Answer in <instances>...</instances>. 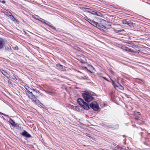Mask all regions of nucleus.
<instances>
[{"label": "nucleus", "instance_id": "nucleus-1", "mask_svg": "<svg viewBox=\"0 0 150 150\" xmlns=\"http://www.w3.org/2000/svg\"><path fill=\"white\" fill-rule=\"evenodd\" d=\"M26 94L32 101L34 102L35 104L39 105L41 106H42V105H43L37 99L36 97L33 94L32 92H30V91H27L26 93Z\"/></svg>", "mask_w": 150, "mask_h": 150}, {"label": "nucleus", "instance_id": "nucleus-2", "mask_svg": "<svg viewBox=\"0 0 150 150\" xmlns=\"http://www.w3.org/2000/svg\"><path fill=\"white\" fill-rule=\"evenodd\" d=\"M77 102L81 106H82L84 109L88 110L90 108L88 104H87L82 99L79 98L77 100Z\"/></svg>", "mask_w": 150, "mask_h": 150}, {"label": "nucleus", "instance_id": "nucleus-3", "mask_svg": "<svg viewBox=\"0 0 150 150\" xmlns=\"http://www.w3.org/2000/svg\"><path fill=\"white\" fill-rule=\"evenodd\" d=\"M82 96L85 100L86 102H89L93 100L94 99V98L89 93H83Z\"/></svg>", "mask_w": 150, "mask_h": 150}, {"label": "nucleus", "instance_id": "nucleus-4", "mask_svg": "<svg viewBox=\"0 0 150 150\" xmlns=\"http://www.w3.org/2000/svg\"><path fill=\"white\" fill-rule=\"evenodd\" d=\"M91 108L95 111H98L99 109V107L96 101H93L90 105Z\"/></svg>", "mask_w": 150, "mask_h": 150}, {"label": "nucleus", "instance_id": "nucleus-5", "mask_svg": "<svg viewBox=\"0 0 150 150\" xmlns=\"http://www.w3.org/2000/svg\"><path fill=\"white\" fill-rule=\"evenodd\" d=\"M111 80L112 83V85L114 86H116L117 87H119L122 90L123 89V87L122 86H121L120 83H119L117 82L116 83H115L111 79Z\"/></svg>", "mask_w": 150, "mask_h": 150}, {"label": "nucleus", "instance_id": "nucleus-6", "mask_svg": "<svg viewBox=\"0 0 150 150\" xmlns=\"http://www.w3.org/2000/svg\"><path fill=\"white\" fill-rule=\"evenodd\" d=\"M21 135L24 137L28 138L30 137H31L30 134L25 130H24L23 132L21 134Z\"/></svg>", "mask_w": 150, "mask_h": 150}, {"label": "nucleus", "instance_id": "nucleus-7", "mask_svg": "<svg viewBox=\"0 0 150 150\" xmlns=\"http://www.w3.org/2000/svg\"><path fill=\"white\" fill-rule=\"evenodd\" d=\"M5 44V42L4 39L0 38V50L3 48Z\"/></svg>", "mask_w": 150, "mask_h": 150}, {"label": "nucleus", "instance_id": "nucleus-8", "mask_svg": "<svg viewBox=\"0 0 150 150\" xmlns=\"http://www.w3.org/2000/svg\"><path fill=\"white\" fill-rule=\"evenodd\" d=\"M90 24L95 27H96L98 28H100V26L99 25L98 23L96 22L95 21L93 20L91 21Z\"/></svg>", "mask_w": 150, "mask_h": 150}, {"label": "nucleus", "instance_id": "nucleus-9", "mask_svg": "<svg viewBox=\"0 0 150 150\" xmlns=\"http://www.w3.org/2000/svg\"><path fill=\"white\" fill-rule=\"evenodd\" d=\"M10 122L11 125L14 127H18L19 126L17 123H16L13 120L11 119H10Z\"/></svg>", "mask_w": 150, "mask_h": 150}, {"label": "nucleus", "instance_id": "nucleus-10", "mask_svg": "<svg viewBox=\"0 0 150 150\" xmlns=\"http://www.w3.org/2000/svg\"><path fill=\"white\" fill-rule=\"evenodd\" d=\"M57 68L61 70H63L65 69L66 67L63 65H61L60 64H57L56 65Z\"/></svg>", "mask_w": 150, "mask_h": 150}, {"label": "nucleus", "instance_id": "nucleus-11", "mask_svg": "<svg viewBox=\"0 0 150 150\" xmlns=\"http://www.w3.org/2000/svg\"><path fill=\"white\" fill-rule=\"evenodd\" d=\"M80 8L83 10V11L87 12H89L90 13V12H91L90 11H91V9L90 8H85L84 7H80Z\"/></svg>", "mask_w": 150, "mask_h": 150}, {"label": "nucleus", "instance_id": "nucleus-12", "mask_svg": "<svg viewBox=\"0 0 150 150\" xmlns=\"http://www.w3.org/2000/svg\"><path fill=\"white\" fill-rule=\"evenodd\" d=\"M105 25L104 26L106 28L109 29L111 28V23L107 21H105Z\"/></svg>", "mask_w": 150, "mask_h": 150}, {"label": "nucleus", "instance_id": "nucleus-13", "mask_svg": "<svg viewBox=\"0 0 150 150\" xmlns=\"http://www.w3.org/2000/svg\"><path fill=\"white\" fill-rule=\"evenodd\" d=\"M32 91L31 92H33L34 94H35V93L36 94H37V95L36 94V97H38V96H39V91L37 90H36L35 89H30Z\"/></svg>", "mask_w": 150, "mask_h": 150}, {"label": "nucleus", "instance_id": "nucleus-14", "mask_svg": "<svg viewBox=\"0 0 150 150\" xmlns=\"http://www.w3.org/2000/svg\"><path fill=\"white\" fill-rule=\"evenodd\" d=\"M43 23L45 24L48 26H50V27L54 29L55 28L54 27H53L52 26L50 23L49 22H48L46 21H45V22H44Z\"/></svg>", "mask_w": 150, "mask_h": 150}, {"label": "nucleus", "instance_id": "nucleus-15", "mask_svg": "<svg viewBox=\"0 0 150 150\" xmlns=\"http://www.w3.org/2000/svg\"><path fill=\"white\" fill-rule=\"evenodd\" d=\"M4 12L6 16H10L11 15V13L9 11H7L6 10H5Z\"/></svg>", "mask_w": 150, "mask_h": 150}, {"label": "nucleus", "instance_id": "nucleus-16", "mask_svg": "<svg viewBox=\"0 0 150 150\" xmlns=\"http://www.w3.org/2000/svg\"><path fill=\"white\" fill-rule=\"evenodd\" d=\"M127 45L128 46H129V47H132L134 48L136 46V45H135L133 43H128Z\"/></svg>", "mask_w": 150, "mask_h": 150}, {"label": "nucleus", "instance_id": "nucleus-17", "mask_svg": "<svg viewBox=\"0 0 150 150\" xmlns=\"http://www.w3.org/2000/svg\"><path fill=\"white\" fill-rule=\"evenodd\" d=\"M130 27L133 26V23L132 22L130 21H128L127 24Z\"/></svg>", "mask_w": 150, "mask_h": 150}, {"label": "nucleus", "instance_id": "nucleus-18", "mask_svg": "<svg viewBox=\"0 0 150 150\" xmlns=\"http://www.w3.org/2000/svg\"><path fill=\"white\" fill-rule=\"evenodd\" d=\"M124 30L123 29H121L120 30H117L115 29H114V31L116 33H119L122 32V31H124Z\"/></svg>", "mask_w": 150, "mask_h": 150}, {"label": "nucleus", "instance_id": "nucleus-19", "mask_svg": "<svg viewBox=\"0 0 150 150\" xmlns=\"http://www.w3.org/2000/svg\"><path fill=\"white\" fill-rule=\"evenodd\" d=\"M127 51H128V52H134V53H139L138 52L139 51H137V52H135V51H134L133 50H131L130 49L128 48L127 49Z\"/></svg>", "mask_w": 150, "mask_h": 150}, {"label": "nucleus", "instance_id": "nucleus-20", "mask_svg": "<svg viewBox=\"0 0 150 150\" xmlns=\"http://www.w3.org/2000/svg\"><path fill=\"white\" fill-rule=\"evenodd\" d=\"M95 15H96L97 16H102V14L100 12L97 11H96Z\"/></svg>", "mask_w": 150, "mask_h": 150}, {"label": "nucleus", "instance_id": "nucleus-21", "mask_svg": "<svg viewBox=\"0 0 150 150\" xmlns=\"http://www.w3.org/2000/svg\"><path fill=\"white\" fill-rule=\"evenodd\" d=\"M0 71L1 72L3 75L4 76L7 73L5 71H4L1 68H0Z\"/></svg>", "mask_w": 150, "mask_h": 150}, {"label": "nucleus", "instance_id": "nucleus-22", "mask_svg": "<svg viewBox=\"0 0 150 150\" xmlns=\"http://www.w3.org/2000/svg\"><path fill=\"white\" fill-rule=\"evenodd\" d=\"M128 21L126 20L125 19H123L122 20V22L124 24H127Z\"/></svg>", "mask_w": 150, "mask_h": 150}, {"label": "nucleus", "instance_id": "nucleus-23", "mask_svg": "<svg viewBox=\"0 0 150 150\" xmlns=\"http://www.w3.org/2000/svg\"><path fill=\"white\" fill-rule=\"evenodd\" d=\"M86 18H85V19L88 22H89L90 23L91 22V21H92V20L86 17Z\"/></svg>", "mask_w": 150, "mask_h": 150}, {"label": "nucleus", "instance_id": "nucleus-24", "mask_svg": "<svg viewBox=\"0 0 150 150\" xmlns=\"http://www.w3.org/2000/svg\"><path fill=\"white\" fill-rule=\"evenodd\" d=\"M91 12H90V13H91L93 14V15H95L96 13V11H93L91 9V11H90Z\"/></svg>", "mask_w": 150, "mask_h": 150}, {"label": "nucleus", "instance_id": "nucleus-25", "mask_svg": "<svg viewBox=\"0 0 150 150\" xmlns=\"http://www.w3.org/2000/svg\"><path fill=\"white\" fill-rule=\"evenodd\" d=\"M81 60H82L81 61V62L83 63H84L85 62H86V60L85 58L83 57V59H81Z\"/></svg>", "mask_w": 150, "mask_h": 150}, {"label": "nucleus", "instance_id": "nucleus-26", "mask_svg": "<svg viewBox=\"0 0 150 150\" xmlns=\"http://www.w3.org/2000/svg\"><path fill=\"white\" fill-rule=\"evenodd\" d=\"M5 76L7 77V78H10V76L9 74H8L7 72L6 73V74H5L4 75Z\"/></svg>", "mask_w": 150, "mask_h": 150}, {"label": "nucleus", "instance_id": "nucleus-27", "mask_svg": "<svg viewBox=\"0 0 150 150\" xmlns=\"http://www.w3.org/2000/svg\"><path fill=\"white\" fill-rule=\"evenodd\" d=\"M10 16L11 17V19L13 21H15L16 20V19L14 18V17L12 15V14L11 15V16Z\"/></svg>", "mask_w": 150, "mask_h": 150}, {"label": "nucleus", "instance_id": "nucleus-28", "mask_svg": "<svg viewBox=\"0 0 150 150\" xmlns=\"http://www.w3.org/2000/svg\"><path fill=\"white\" fill-rule=\"evenodd\" d=\"M128 48V47H122V49L124 50H125L126 51H127V49Z\"/></svg>", "mask_w": 150, "mask_h": 150}, {"label": "nucleus", "instance_id": "nucleus-29", "mask_svg": "<svg viewBox=\"0 0 150 150\" xmlns=\"http://www.w3.org/2000/svg\"><path fill=\"white\" fill-rule=\"evenodd\" d=\"M0 2L4 4L5 3V1L4 0H0Z\"/></svg>", "mask_w": 150, "mask_h": 150}, {"label": "nucleus", "instance_id": "nucleus-30", "mask_svg": "<svg viewBox=\"0 0 150 150\" xmlns=\"http://www.w3.org/2000/svg\"><path fill=\"white\" fill-rule=\"evenodd\" d=\"M40 19L41 20H40V21L43 23L45 21L44 19H43L41 18H40Z\"/></svg>", "mask_w": 150, "mask_h": 150}, {"label": "nucleus", "instance_id": "nucleus-31", "mask_svg": "<svg viewBox=\"0 0 150 150\" xmlns=\"http://www.w3.org/2000/svg\"><path fill=\"white\" fill-rule=\"evenodd\" d=\"M14 79H15L16 80H17L18 79V77L17 76H15Z\"/></svg>", "mask_w": 150, "mask_h": 150}, {"label": "nucleus", "instance_id": "nucleus-32", "mask_svg": "<svg viewBox=\"0 0 150 150\" xmlns=\"http://www.w3.org/2000/svg\"><path fill=\"white\" fill-rule=\"evenodd\" d=\"M92 93V94L91 93H90V94H91V95L94 96L95 94V93Z\"/></svg>", "mask_w": 150, "mask_h": 150}, {"label": "nucleus", "instance_id": "nucleus-33", "mask_svg": "<svg viewBox=\"0 0 150 150\" xmlns=\"http://www.w3.org/2000/svg\"><path fill=\"white\" fill-rule=\"evenodd\" d=\"M135 119H136V120H139V118L138 117H137L135 118Z\"/></svg>", "mask_w": 150, "mask_h": 150}, {"label": "nucleus", "instance_id": "nucleus-34", "mask_svg": "<svg viewBox=\"0 0 150 150\" xmlns=\"http://www.w3.org/2000/svg\"><path fill=\"white\" fill-rule=\"evenodd\" d=\"M25 88L28 91H30L29 90H28V88H27L25 87Z\"/></svg>", "mask_w": 150, "mask_h": 150}, {"label": "nucleus", "instance_id": "nucleus-35", "mask_svg": "<svg viewBox=\"0 0 150 150\" xmlns=\"http://www.w3.org/2000/svg\"><path fill=\"white\" fill-rule=\"evenodd\" d=\"M2 115H3L4 116H8V115H5V114H4V113H3V114H2Z\"/></svg>", "mask_w": 150, "mask_h": 150}, {"label": "nucleus", "instance_id": "nucleus-36", "mask_svg": "<svg viewBox=\"0 0 150 150\" xmlns=\"http://www.w3.org/2000/svg\"><path fill=\"white\" fill-rule=\"evenodd\" d=\"M137 113H138V115H140V113L139 112H137Z\"/></svg>", "mask_w": 150, "mask_h": 150}, {"label": "nucleus", "instance_id": "nucleus-37", "mask_svg": "<svg viewBox=\"0 0 150 150\" xmlns=\"http://www.w3.org/2000/svg\"><path fill=\"white\" fill-rule=\"evenodd\" d=\"M13 76L14 77H15V76H16V75H15L14 74H13Z\"/></svg>", "mask_w": 150, "mask_h": 150}, {"label": "nucleus", "instance_id": "nucleus-38", "mask_svg": "<svg viewBox=\"0 0 150 150\" xmlns=\"http://www.w3.org/2000/svg\"><path fill=\"white\" fill-rule=\"evenodd\" d=\"M0 114L2 115V114H3V113H1V112H0Z\"/></svg>", "mask_w": 150, "mask_h": 150}, {"label": "nucleus", "instance_id": "nucleus-39", "mask_svg": "<svg viewBox=\"0 0 150 150\" xmlns=\"http://www.w3.org/2000/svg\"><path fill=\"white\" fill-rule=\"evenodd\" d=\"M35 16L36 17H38V16H37V15H35Z\"/></svg>", "mask_w": 150, "mask_h": 150}, {"label": "nucleus", "instance_id": "nucleus-40", "mask_svg": "<svg viewBox=\"0 0 150 150\" xmlns=\"http://www.w3.org/2000/svg\"><path fill=\"white\" fill-rule=\"evenodd\" d=\"M33 17L34 18H36V17H34V16H33Z\"/></svg>", "mask_w": 150, "mask_h": 150}, {"label": "nucleus", "instance_id": "nucleus-41", "mask_svg": "<svg viewBox=\"0 0 150 150\" xmlns=\"http://www.w3.org/2000/svg\"><path fill=\"white\" fill-rule=\"evenodd\" d=\"M42 106H42V108H43V107H42ZM43 106H44V105H43Z\"/></svg>", "mask_w": 150, "mask_h": 150}, {"label": "nucleus", "instance_id": "nucleus-42", "mask_svg": "<svg viewBox=\"0 0 150 150\" xmlns=\"http://www.w3.org/2000/svg\"><path fill=\"white\" fill-rule=\"evenodd\" d=\"M26 87H27L28 88H29L27 86H26Z\"/></svg>", "mask_w": 150, "mask_h": 150}, {"label": "nucleus", "instance_id": "nucleus-43", "mask_svg": "<svg viewBox=\"0 0 150 150\" xmlns=\"http://www.w3.org/2000/svg\"><path fill=\"white\" fill-rule=\"evenodd\" d=\"M102 150H103V149H102Z\"/></svg>", "mask_w": 150, "mask_h": 150}]
</instances>
